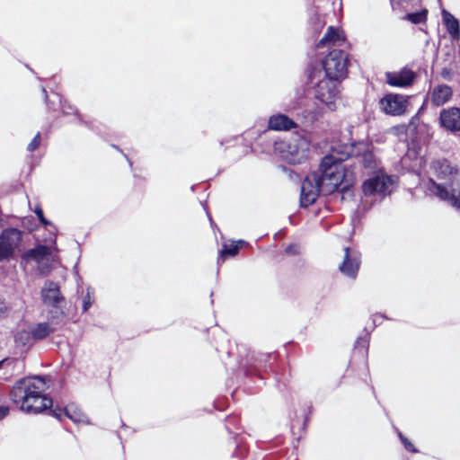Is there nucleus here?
Instances as JSON below:
<instances>
[{
  "label": "nucleus",
  "instance_id": "nucleus-22",
  "mask_svg": "<svg viewBox=\"0 0 460 460\" xmlns=\"http://www.w3.org/2000/svg\"><path fill=\"white\" fill-rule=\"evenodd\" d=\"M443 22L447 27V30L450 36L458 40L460 38V28L458 21L447 11L444 10L442 12Z\"/></svg>",
  "mask_w": 460,
  "mask_h": 460
},
{
  "label": "nucleus",
  "instance_id": "nucleus-2",
  "mask_svg": "<svg viewBox=\"0 0 460 460\" xmlns=\"http://www.w3.org/2000/svg\"><path fill=\"white\" fill-rule=\"evenodd\" d=\"M317 173L323 195L334 192L347 177L345 165L341 159L336 158L332 155H325L323 158Z\"/></svg>",
  "mask_w": 460,
  "mask_h": 460
},
{
  "label": "nucleus",
  "instance_id": "nucleus-14",
  "mask_svg": "<svg viewBox=\"0 0 460 460\" xmlns=\"http://www.w3.org/2000/svg\"><path fill=\"white\" fill-rule=\"evenodd\" d=\"M439 126L446 131L456 133L460 131V109L450 107L441 110L438 118Z\"/></svg>",
  "mask_w": 460,
  "mask_h": 460
},
{
  "label": "nucleus",
  "instance_id": "nucleus-24",
  "mask_svg": "<svg viewBox=\"0 0 460 460\" xmlns=\"http://www.w3.org/2000/svg\"><path fill=\"white\" fill-rule=\"evenodd\" d=\"M244 241L239 240L236 243H232L230 245L224 244L222 251L220 252L219 260L224 261L227 257L235 256L238 253L241 244H243Z\"/></svg>",
  "mask_w": 460,
  "mask_h": 460
},
{
  "label": "nucleus",
  "instance_id": "nucleus-3",
  "mask_svg": "<svg viewBox=\"0 0 460 460\" xmlns=\"http://www.w3.org/2000/svg\"><path fill=\"white\" fill-rule=\"evenodd\" d=\"M395 180L383 171H378L366 180L362 185L364 202L376 203L382 201L395 190Z\"/></svg>",
  "mask_w": 460,
  "mask_h": 460
},
{
  "label": "nucleus",
  "instance_id": "nucleus-40",
  "mask_svg": "<svg viewBox=\"0 0 460 460\" xmlns=\"http://www.w3.org/2000/svg\"><path fill=\"white\" fill-rule=\"evenodd\" d=\"M6 363V359L0 361V368Z\"/></svg>",
  "mask_w": 460,
  "mask_h": 460
},
{
  "label": "nucleus",
  "instance_id": "nucleus-38",
  "mask_svg": "<svg viewBox=\"0 0 460 460\" xmlns=\"http://www.w3.org/2000/svg\"><path fill=\"white\" fill-rule=\"evenodd\" d=\"M442 76L445 78V79H448L450 77V70L447 69V68H444L442 70V73H441Z\"/></svg>",
  "mask_w": 460,
  "mask_h": 460
},
{
  "label": "nucleus",
  "instance_id": "nucleus-32",
  "mask_svg": "<svg viewBox=\"0 0 460 460\" xmlns=\"http://www.w3.org/2000/svg\"><path fill=\"white\" fill-rule=\"evenodd\" d=\"M298 251H299V247L296 244H291L286 248V252L288 254L295 255V254L298 253Z\"/></svg>",
  "mask_w": 460,
  "mask_h": 460
},
{
  "label": "nucleus",
  "instance_id": "nucleus-37",
  "mask_svg": "<svg viewBox=\"0 0 460 460\" xmlns=\"http://www.w3.org/2000/svg\"><path fill=\"white\" fill-rule=\"evenodd\" d=\"M390 1H391L393 8H394V4H403V3H408L411 0H390Z\"/></svg>",
  "mask_w": 460,
  "mask_h": 460
},
{
  "label": "nucleus",
  "instance_id": "nucleus-20",
  "mask_svg": "<svg viewBox=\"0 0 460 460\" xmlns=\"http://www.w3.org/2000/svg\"><path fill=\"white\" fill-rule=\"evenodd\" d=\"M345 40V37L342 32L332 26H330L327 32L323 39L318 42L317 48H323L325 46H341Z\"/></svg>",
  "mask_w": 460,
  "mask_h": 460
},
{
  "label": "nucleus",
  "instance_id": "nucleus-30",
  "mask_svg": "<svg viewBox=\"0 0 460 460\" xmlns=\"http://www.w3.org/2000/svg\"><path fill=\"white\" fill-rule=\"evenodd\" d=\"M41 224H43L45 226H49V231L55 235V232L57 231L56 226L49 220L45 218V217L39 219Z\"/></svg>",
  "mask_w": 460,
  "mask_h": 460
},
{
  "label": "nucleus",
  "instance_id": "nucleus-6",
  "mask_svg": "<svg viewBox=\"0 0 460 460\" xmlns=\"http://www.w3.org/2000/svg\"><path fill=\"white\" fill-rule=\"evenodd\" d=\"M56 251V238H54L51 240L50 245L39 244L29 249L22 254V259L26 262L35 261L39 271L45 275L50 270L51 263L55 260Z\"/></svg>",
  "mask_w": 460,
  "mask_h": 460
},
{
  "label": "nucleus",
  "instance_id": "nucleus-41",
  "mask_svg": "<svg viewBox=\"0 0 460 460\" xmlns=\"http://www.w3.org/2000/svg\"><path fill=\"white\" fill-rule=\"evenodd\" d=\"M314 77H315V75H311V76H310V78H311V81H312V82L314 81Z\"/></svg>",
  "mask_w": 460,
  "mask_h": 460
},
{
  "label": "nucleus",
  "instance_id": "nucleus-16",
  "mask_svg": "<svg viewBox=\"0 0 460 460\" xmlns=\"http://www.w3.org/2000/svg\"><path fill=\"white\" fill-rule=\"evenodd\" d=\"M58 315H53L51 320L44 323H37L30 325L31 335L33 341H38L46 339L57 330Z\"/></svg>",
  "mask_w": 460,
  "mask_h": 460
},
{
  "label": "nucleus",
  "instance_id": "nucleus-8",
  "mask_svg": "<svg viewBox=\"0 0 460 460\" xmlns=\"http://www.w3.org/2000/svg\"><path fill=\"white\" fill-rule=\"evenodd\" d=\"M338 81L326 76L314 86L315 98L332 111L335 110V100L339 96Z\"/></svg>",
  "mask_w": 460,
  "mask_h": 460
},
{
  "label": "nucleus",
  "instance_id": "nucleus-17",
  "mask_svg": "<svg viewBox=\"0 0 460 460\" xmlns=\"http://www.w3.org/2000/svg\"><path fill=\"white\" fill-rule=\"evenodd\" d=\"M413 72L407 68H403L399 72L386 73L387 84L395 87L408 86L413 82Z\"/></svg>",
  "mask_w": 460,
  "mask_h": 460
},
{
  "label": "nucleus",
  "instance_id": "nucleus-43",
  "mask_svg": "<svg viewBox=\"0 0 460 460\" xmlns=\"http://www.w3.org/2000/svg\"><path fill=\"white\" fill-rule=\"evenodd\" d=\"M43 93H45V97L47 98V95H46V90L43 88L42 89Z\"/></svg>",
  "mask_w": 460,
  "mask_h": 460
},
{
  "label": "nucleus",
  "instance_id": "nucleus-11",
  "mask_svg": "<svg viewBox=\"0 0 460 460\" xmlns=\"http://www.w3.org/2000/svg\"><path fill=\"white\" fill-rule=\"evenodd\" d=\"M379 105L385 114L400 116L407 111L409 97L402 94H386L380 100Z\"/></svg>",
  "mask_w": 460,
  "mask_h": 460
},
{
  "label": "nucleus",
  "instance_id": "nucleus-12",
  "mask_svg": "<svg viewBox=\"0 0 460 460\" xmlns=\"http://www.w3.org/2000/svg\"><path fill=\"white\" fill-rule=\"evenodd\" d=\"M430 169L432 173L438 179L443 181L438 184H447L460 179L458 170L451 164L447 159H437L431 163Z\"/></svg>",
  "mask_w": 460,
  "mask_h": 460
},
{
  "label": "nucleus",
  "instance_id": "nucleus-31",
  "mask_svg": "<svg viewBox=\"0 0 460 460\" xmlns=\"http://www.w3.org/2000/svg\"><path fill=\"white\" fill-rule=\"evenodd\" d=\"M41 224H43L45 226H49V231L55 235V232L57 231L56 226L49 220L45 218V217L39 219Z\"/></svg>",
  "mask_w": 460,
  "mask_h": 460
},
{
  "label": "nucleus",
  "instance_id": "nucleus-19",
  "mask_svg": "<svg viewBox=\"0 0 460 460\" xmlns=\"http://www.w3.org/2000/svg\"><path fill=\"white\" fill-rule=\"evenodd\" d=\"M268 127L270 129L281 131L296 128V122L284 114H275L270 117Z\"/></svg>",
  "mask_w": 460,
  "mask_h": 460
},
{
  "label": "nucleus",
  "instance_id": "nucleus-42",
  "mask_svg": "<svg viewBox=\"0 0 460 460\" xmlns=\"http://www.w3.org/2000/svg\"><path fill=\"white\" fill-rule=\"evenodd\" d=\"M359 146L365 147V145L363 143L358 144Z\"/></svg>",
  "mask_w": 460,
  "mask_h": 460
},
{
  "label": "nucleus",
  "instance_id": "nucleus-10",
  "mask_svg": "<svg viewBox=\"0 0 460 460\" xmlns=\"http://www.w3.org/2000/svg\"><path fill=\"white\" fill-rule=\"evenodd\" d=\"M22 233L16 228L4 229L0 234V261L10 259L21 242Z\"/></svg>",
  "mask_w": 460,
  "mask_h": 460
},
{
  "label": "nucleus",
  "instance_id": "nucleus-4",
  "mask_svg": "<svg viewBox=\"0 0 460 460\" xmlns=\"http://www.w3.org/2000/svg\"><path fill=\"white\" fill-rule=\"evenodd\" d=\"M310 148L308 138L300 134H295L288 140L274 143L275 151L287 163L291 164H301L307 158Z\"/></svg>",
  "mask_w": 460,
  "mask_h": 460
},
{
  "label": "nucleus",
  "instance_id": "nucleus-7",
  "mask_svg": "<svg viewBox=\"0 0 460 460\" xmlns=\"http://www.w3.org/2000/svg\"><path fill=\"white\" fill-rule=\"evenodd\" d=\"M348 57L341 49L329 52L323 61L325 75L332 79L341 80L347 75Z\"/></svg>",
  "mask_w": 460,
  "mask_h": 460
},
{
  "label": "nucleus",
  "instance_id": "nucleus-26",
  "mask_svg": "<svg viewBox=\"0 0 460 460\" xmlns=\"http://www.w3.org/2000/svg\"><path fill=\"white\" fill-rule=\"evenodd\" d=\"M94 302L93 290L91 288H87L86 294L83 297V311L86 312Z\"/></svg>",
  "mask_w": 460,
  "mask_h": 460
},
{
  "label": "nucleus",
  "instance_id": "nucleus-39",
  "mask_svg": "<svg viewBox=\"0 0 460 460\" xmlns=\"http://www.w3.org/2000/svg\"><path fill=\"white\" fill-rule=\"evenodd\" d=\"M323 25H324V22H323V20H321V19H319V18H318V23H317V28H316V30H319V29H321V28H323Z\"/></svg>",
  "mask_w": 460,
  "mask_h": 460
},
{
  "label": "nucleus",
  "instance_id": "nucleus-18",
  "mask_svg": "<svg viewBox=\"0 0 460 460\" xmlns=\"http://www.w3.org/2000/svg\"><path fill=\"white\" fill-rule=\"evenodd\" d=\"M453 95V91L447 84H438L435 86L430 93V101L435 106H442L448 102Z\"/></svg>",
  "mask_w": 460,
  "mask_h": 460
},
{
  "label": "nucleus",
  "instance_id": "nucleus-15",
  "mask_svg": "<svg viewBox=\"0 0 460 460\" xmlns=\"http://www.w3.org/2000/svg\"><path fill=\"white\" fill-rule=\"evenodd\" d=\"M43 303L48 306L60 308L64 297L60 294L59 287L53 281H47L41 290Z\"/></svg>",
  "mask_w": 460,
  "mask_h": 460
},
{
  "label": "nucleus",
  "instance_id": "nucleus-27",
  "mask_svg": "<svg viewBox=\"0 0 460 460\" xmlns=\"http://www.w3.org/2000/svg\"><path fill=\"white\" fill-rule=\"evenodd\" d=\"M427 11H423L420 13H408L406 15L407 20L411 21L412 23H421L426 20Z\"/></svg>",
  "mask_w": 460,
  "mask_h": 460
},
{
  "label": "nucleus",
  "instance_id": "nucleus-5",
  "mask_svg": "<svg viewBox=\"0 0 460 460\" xmlns=\"http://www.w3.org/2000/svg\"><path fill=\"white\" fill-rule=\"evenodd\" d=\"M427 191L456 210H460V178L447 184H437L433 179H430Z\"/></svg>",
  "mask_w": 460,
  "mask_h": 460
},
{
  "label": "nucleus",
  "instance_id": "nucleus-25",
  "mask_svg": "<svg viewBox=\"0 0 460 460\" xmlns=\"http://www.w3.org/2000/svg\"><path fill=\"white\" fill-rule=\"evenodd\" d=\"M14 341L16 343L22 344L23 346L31 344L34 341L31 335L30 327L17 332L14 336Z\"/></svg>",
  "mask_w": 460,
  "mask_h": 460
},
{
  "label": "nucleus",
  "instance_id": "nucleus-34",
  "mask_svg": "<svg viewBox=\"0 0 460 460\" xmlns=\"http://www.w3.org/2000/svg\"><path fill=\"white\" fill-rule=\"evenodd\" d=\"M62 111L66 114H70L75 111V109L72 106L66 107V106H65V104L64 105L62 104Z\"/></svg>",
  "mask_w": 460,
  "mask_h": 460
},
{
  "label": "nucleus",
  "instance_id": "nucleus-13",
  "mask_svg": "<svg viewBox=\"0 0 460 460\" xmlns=\"http://www.w3.org/2000/svg\"><path fill=\"white\" fill-rule=\"evenodd\" d=\"M361 263V254L356 249L344 248V255L339 265L340 271L346 277L356 279Z\"/></svg>",
  "mask_w": 460,
  "mask_h": 460
},
{
  "label": "nucleus",
  "instance_id": "nucleus-21",
  "mask_svg": "<svg viewBox=\"0 0 460 460\" xmlns=\"http://www.w3.org/2000/svg\"><path fill=\"white\" fill-rule=\"evenodd\" d=\"M52 411L53 415L59 420L61 419V415L64 413L65 416L74 422L81 423L86 420L85 415L75 404H69L64 410H54Z\"/></svg>",
  "mask_w": 460,
  "mask_h": 460
},
{
  "label": "nucleus",
  "instance_id": "nucleus-1",
  "mask_svg": "<svg viewBox=\"0 0 460 460\" xmlns=\"http://www.w3.org/2000/svg\"><path fill=\"white\" fill-rule=\"evenodd\" d=\"M49 385L41 376H30L20 379L12 389L11 398L22 411L39 413L52 406L53 401L44 394Z\"/></svg>",
  "mask_w": 460,
  "mask_h": 460
},
{
  "label": "nucleus",
  "instance_id": "nucleus-28",
  "mask_svg": "<svg viewBox=\"0 0 460 460\" xmlns=\"http://www.w3.org/2000/svg\"><path fill=\"white\" fill-rule=\"evenodd\" d=\"M40 143V133H37L35 135V137H33V139L29 143V145L27 146V150L30 152H33L34 150H36L39 147Z\"/></svg>",
  "mask_w": 460,
  "mask_h": 460
},
{
  "label": "nucleus",
  "instance_id": "nucleus-35",
  "mask_svg": "<svg viewBox=\"0 0 460 460\" xmlns=\"http://www.w3.org/2000/svg\"><path fill=\"white\" fill-rule=\"evenodd\" d=\"M6 311V305L4 302L0 298V317H2Z\"/></svg>",
  "mask_w": 460,
  "mask_h": 460
},
{
  "label": "nucleus",
  "instance_id": "nucleus-29",
  "mask_svg": "<svg viewBox=\"0 0 460 460\" xmlns=\"http://www.w3.org/2000/svg\"><path fill=\"white\" fill-rule=\"evenodd\" d=\"M399 437L401 438V441L402 442V444L404 445L405 448L409 451H411V452H416L417 450L415 449L414 446L412 445L411 442H410L405 437H403L401 433H399Z\"/></svg>",
  "mask_w": 460,
  "mask_h": 460
},
{
  "label": "nucleus",
  "instance_id": "nucleus-33",
  "mask_svg": "<svg viewBox=\"0 0 460 460\" xmlns=\"http://www.w3.org/2000/svg\"><path fill=\"white\" fill-rule=\"evenodd\" d=\"M9 412V408L5 406H0V420L4 419Z\"/></svg>",
  "mask_w": 460,
  "mask_h": 460
},
{
  "label": "nucleus",
  "instance_id": "nucleus-9",
  "mask_svg": "<svg viewBox=\"0 0 460 460\" xmlns=\"http://www.w3.org/2000/svg\"><path fill=\"white\" fill-rule=\"evenodd\" d=\"M320 193L323 194V188L318 173L312 172L305 177L301 185V206L308 207L313 204Z\"/></svg>",
  "mask_w": 460,
  "mask_h": 460
},
{
  "label": "nucleus",
  "instance_id": "nucleus-23",
  "mask_svg": "<svg viewBox=\"0 0 460 460\" xmlns=\"http://www.w3.org/2000/svg\"><path fill=\"white\" fill-rule=\"evenodd\" d=\"M360 162L362 163L364 168L368 170L369 172H372L373 174L377 173L378 171H383L379 167V160L371 151H365L361 155Z\"/></svg>",
  "mask_w": 460,
  "mask_h": 460
},
{
  "label": "nucleus",
  "instance_id": "nucleus-36",
  "mask_svg": "<svg viewBox=\"0 0 460 460\" xmlns=\"http://www.w3.org/2000/svg\"><path fill=\"white\" fill-rule=\"evenodd\" d=\"M35 214L37 215L38 218L40 219L44 217L43 211L40 207L37 206L34 209Z\"/></svg>",
  "mask_w": 460,
  "mask_h": 460
}]
</instances>
